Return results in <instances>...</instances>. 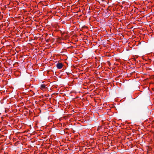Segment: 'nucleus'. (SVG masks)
Returning a JSON list of instances; mask_svg holds the SVG:
<instances>
[{"label": "nucleus", "instance_id": "f257e3e1", "mask_svg": "<svg viewBox=\"0 0 154 154\" xmlns=\"http://www.w3.org/2000/svg\"><path fill=\"white\" fill-rule=\"evenodd\" d=\"M63 66V64L62 63H58L56 64V67L57 69H61Z\"/></svg>", "mask_w": 154, "mask_h": 154}, {"label": "nucleus", "instance_id": "f03ea898", "mask_svg": "<svg viewBox=\"0 0 154 154\" xmlns=\"http://www.w3.org/2000/svg\"><path fill=\"white\" fill-rule=\"evenodd\" d=\"M46 87V85L44 84L42 85H41V89H44Z\"/></svg>", "mask_w": 154, "mask_h": 154}, {"label": "nucleus", "instance_id": "7ed1b4c3", "mask_svg": "<svg viewBox=\"0 0 154 154\" xmlns=\"http://www.w3.org/2000/svg\"><path fill=\"white\" fill-rule=\"evenodd\" d=\"M46 41L47 42H48L49 41V39H47L46 40Z\"/></svg>", "mask_w": 154, "mask_h": 154}]
</instances>
